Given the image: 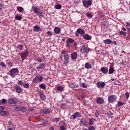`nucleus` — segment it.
Here are the masks:
<instances>
[{
	"label": "nucleus",
	"instance_id": "49530a36",
	"mask_svg": "<svg viewBox=\"0 0 130 130\" xmlns=\"http://www.w3.org/2000/svg\"><path fill=\"white\" fill-rule=\"evenodd\" d=\"M12 108H13V110H14V111H17V105H14L12 106Z\"/></svg>",
	"mask_w": 130,
	"mask_h": 130
},
{
	"label": "nucleus",
	"instance_id": "79ce46f5",
	"mask_svg": "<svg viewBox=\"0 0 130 130\" xmlns=\"http://www.w3.org/2000/svg\"><path fill=\"white\" fill-rule=\"evenodd\" d=\"M23 86L24 88H29V84L28 83H24L23 84Z\"/></svg>",
	"mask_w": 130,
	"mask_h": 130
},
{
	"label": "nucleus",
	"instance_id": "cd10ccee",
	"mask_svg": "<svg viewBox=\"0 0 130 130\" xmlns=\"http://www.w3.org/2000/svg\"><path fill=\"white\" fill-rule=\"evenodd\" d=\"M39 87L41 89H43L44 90H45V89H46V84L44 83L41 84H40Z\"/></svg>",
	"mask_w": 130,
	"mask_h": 130
},
{
	"label": "nucleus",
	"instance_id": "4c0bfd02",
	"mask_svg": "<svg viewBox=\"0 0 130 130\" xmlns=\"http://www.w3.org/2000/svg\"><path fill=\"white\" fill-rule=\"evenodd\" d=\"M124 105V103H123L121 101H119L117 103V105L119 107H120V106H122V105Z\"/></svg>",
	"mask_w": 130,
	"mask_h": 130
},
{
	"label": "nucleus",
	"instance_id": "774afa93",
	"mask_svg": "<svg viewBox=\"0 0 130 130\" xmlns=\"http://www.w3.org/2000/svg\"><path fill=\"white\" fill-rule=\"evenodd\" d=\"M49 130H54V128L53 127H50Z\"/></svg>",
	"mask_w": 130,
	"mask_h": 130
},
{
	"label": "nucleus",
	"instance_id": "7ed1b4c3",
	"mask_svg": "<svg viewBox=\"0 0 130 130\" xmlns=\"http://www.w3.org/2000/svg\"><path fill=\"white\" fill-rule=\"evenodd\" d=\"M32 11H34V12L36 14H37L38 15V16H41V15H42V11H41L40 10L37 8H36V7H33L32 8Z\"/></svg>",
	"mask_w": 130,
	"mask_h": 130
},
{
	"label": "nucleus",
	"instance_id": "f3484780",
	"mask_svg": "<svg viewBox=\"0 0 130 130\" xmlns=\"http://www.w3.org/2000/svg\"><path fill=\"white\" fill-rule=\"evenodd\" d=\"M101 71L103 74H107L108 73V68L107 67H102Z\"/></svg>",
	"mask_w": 130,
	"mask_h": 130
},
{
	"label": "nucleus",
	"instance_id": "a211bd4d",
	"mask_svg": "<svg viewBox=\"0 0 130 130\" xmlns=\"http://www.w3.org/2000/svg\"><path fill=\"white\" fill-rule=\"evenodd\" d=\"M80 125L81 126H84V125L86 126V119H85V118H82L81 119L80 121Z\"/></svg>",
	"mask_w": 130,
	"mask_h": 130
},
{
	"label": "nucleus",
	"instance_id": "58836bf2",
	"mask_svg": "<svg viewBox=\"0 0 130 130\" xmlns=\"http://www.w3.org/2000/svg\"><path fill=\"white\" fill-rule=\"evenodd\" d=\"M22 15H21L20 14L17 15V20L20 21V20H22Z\"/></svg>",
	"mask_w": 130,
	"mask_h": 130
},
{
	"label": "nucleus",
	"instance_id": "dca6fc26",
	"mask_svg": "<svg viewBox=\"0 0 130 130\" xmlns=\"http://www.w3.org/2000/svg\"><path fill=\"white\" fill-rule=\"evenodd\" d=\"M33 30L34 32H40L41 31V28L38 26V25H36L34 27Z\"/></svg>",
	"mask_w": 130,
	"mask_h": 130
},
{
	"label": "nucleus",
	"instance_id": "37998d69",
	"mask_svg": "<svg viewBox=\"0 0 130 130\" xmlns=\"http://www.w3.org/2000/svg\"><path fill=\"white\" fill-rule=\"evenodd\" d=\"M38 79L39 82H42L43 81V76H41L40 77L38 76Z\"/></svg>",
	"mask_w": 130,
	"mask_h": 130
},
{
	"label": "nucleus",
	"instance_id": "f257e3e1",
	"mask_svg": "<svg viewBox=\"0 0 130 130\" xmlns=\"http://www.w3.org/2000/svg\"><path fill=\"white\" fill-rule=\"evenodd\" d=\"M8 75H10L12 78H15L17 76V68H13L8 72Z\"/></svg>",
	"mask_w": 130,
	"mask_h": 130
},
{
	"label": "nucleus",
	"instance_id": "680f3d73",
	"mask_svg": "<svg viewBox=\"0 0 130 130\" xmlns=\"http://www.w3.org/2000/svg\"><path fill=\"white\" fill-rule=\"evenodd\" d=\"M55 121L58 122L59 121V118H55L54 119Z\"/></svg>",
	"mask_w": 130,
	"mask_h": 130
},
{
	"label": "nucleus",
	"instance_id": "72a5a7b5",
	"mask_svg": "<svg viewBox=\"0 0 130 130\" xmlns=\"http://www.w3.org/2000/svg\"><path fill=\"white\" fill-rule=\"evenodd\" d=\"M56 89L58 91H61L63 90V87L62 86L59 85L56 87Z\"/></svg>",
	"mask_w": 130,
	"mask_h": 130
},
{
	"label": "nucleus",
	"instance_id": "0eeeda50",
	"mask_svg": "<svg viewBox=\"0 0 130 130\" xmlns=\"http://www.w3.org/2000/svg\"><path fill=\"white\" fill-rule=\"evenodd\" d=\"M81 51H83L84 53H88L89 51H91V49L89 48V47H85V46H83L82 47Z\"/></svg>",
	"mask_w": 130,
	"mask_h": 130
},
{
	"label": "nucleus",
	"instance_id": "8fccbe9b",
	"mask_svg": "<svg viewBox=\"0 0 130 130\" xmlns=\"http://www.w3.org/2000/svg\"><path fill=\"white\" fill-rule=\"evenodd\" d=\"M4 110H5V107H4L3 106H1L0 107V113H1V112H3Z\"/></svg>",
	"mask_w": 130,
	"mask_h": 130
},
{
	"label": "nucleus",
	"instance_id": "b1692460",
	"mask_svg": "<svg viewBox=\"0 0 130 130\" xmlns=\"http://www.w3.org/2000/svg\"><path fill=\"white\" fill-rule=\"evenodd\" d=\"M0 113L1 115H2V116H6V115H9V114H10L9 112L7 111H3V112H1V113Z\"/></svg>",
	"mask_w": 130,
	"mask_h": 130
},
{
	"label": "nucleus",
	"instance_id": "603ef678",
	"mask_svg": "<svg viewBox=\"0 0 130 130\" xmlns=\"http://www.w3.org/2000/svg\"><path fill=\"white\" fill-rule=\"evenodd\" d=\"M81 86L83 87V88H87V87H88L85 83H82Z\"/></svg>",
	"mask_w": 130,
	"mask_h": 130
},
{
	"label": "nucleus",
	"instance_id": "2f4dec72",
	"mask_svg": "<svg viewBox=\"0 0 130 130\" xmlns=\"http://www.w3.org/2000/svg\"><path fill=\"white\" fill-rule=\"evenodd\" d=\"M39 79H38V76H36V77H35L33 79V82L34 83H35V84H37V83H38L39 82Z\"/></svg>",
	"mask_w": 130,
	"mask_h": 130
},
{
	"label": "nucleus",
	"instance_id": "423d86ee",
	"mask_svg": "<svg viewBox=\"0 0 130 130\" xmlns=\"http://www.w3.org/2000/svg\"><path fill=\"white\" fill-rule=\"evenodd\" d=\"M63 58L64 59V61H63L64 64H68L69 63V59H70V55L69 54H66L63 55Z\"/></svg>",
	"mask_w": 130,
	"mask_h": 130
},
{
	"label": "nucleus",
	"instance_id": "9d476101",
	"mask_svg": "<svg viewBox=\"0 0 130 130\" xmlns=\"http://www.w3.org/2000/svg\"><path fill=\"white\" fill-rule=\"evenodd\" d=\"M71 57L73 60H75L78 58V53L74 52L71 54Z\"/></svg>",
	"mask_w": 130,
	"mask_h": 130
},
{
	"label": "nucleus",
	"instance_id": "de8ad7c7",
	"mask_svg": "<svg viewBox=\"0 0 130 130\" xmlns=\"http://www.w3.org/2000/svg\"><path fill=\"white\" fill-rule=\"evenodd\" d=\"M39 121H40L41 122H42L44 121V119L42 117H39Z\"/></svg>",
	"mask_w": 130,
	"mask_h": 130
},
{
	"label": "nucleus",
	"instance_id": "7c9ffc66",
	"mask_svg": "<svg viewBox=\"0 0 130 130\" xmlns=\"http://www.w3.org/2000/svg\"><path fill=\"white\" fill-rule=\"evenodd\" d=\"M7 63L8 64L9 67H13L14 64L13 63V62H11V61H10V59H8L6 60Z\"/></svg>",
	"mask_w": 130,
	"mask_h": 130
},
{
	"label": "nucleus",
	"instance_id": "338daca9",
	"mask_svg": "<svg viewBox=\"0 0 130 130\" xmlns=\"http://www.w3.org/2000/svg\"><path fill=\"white\" fill-rule=\"evenodd\" d=\"M122 30H123V31H126V28H125V27H122Z\"/></svg>",
	"mask_w": 130,
	"mask_h": 130
},
{
	"label": "nucleus",
	"instance_id": "aec40b11",
	"mask_svg": "<svg viewBox=\"0 0 130 130\" xmlns=\"http://www.w3.org/2000/svg\"><path fill=\"white\" fill-rule=\"evenodd\" d=\"M44 67H45V63H41L37 68L38 70H42V69H44Z\"/></svg>",
	"mask_w": 130,
	"mask_h": 130
},
{
	"label": "nucleus",
	"instance_id": "052dcab7",
	"mask_svg": "<svg viewBox=\"0 0 130 130\" xmlns=\"http://www.w3.org/2000/svg\"><path fill=\"white\" fill-rule=\"evenodd\" d=\"M66 103H62L61 104V107H66Z\"/></svg>",
	"mask_w": 130,
	"mask_h": 130
},
{
	"label": "nucleus",
	"instance_id": "a18cd8bd",
	"mask_svg": "<svg viewBox=\"0 0 130 130\" xmlns=\"http://www.w3.org/2000/svg\"><path fill=\"white\" fill-rule=\"evenodd\" d=\"M18 48H19V50H22L23 49V45L21 44L18 45Z\"/></svg>",
	"mask_w": 130,
	"mask_h": 130
},
{
	"label": "nucleus",
	"instance_id": "412c9836",
	"mask_svg": "<svg viewBox=\"0 0 130 130\" xmlns=\"http://www.w3.org/2000/svg\"><path fill=\"white\" fill-rule=\"evenodd\" d=\"M54 31L56 34H59L60 33V28L59 27H55Z\"/></svg>",
	"mask_w": 130,
	"mask_h": 130
},
{
	"label": "nucleus",
	"instance_id": "4468645a",
	"mask_svg": "<svg viewBox=\"0 0 130 130\" xmlns=\"http://www.w3.org/2000/svg\"><path fill=\"white\" fill-rule=\"evenodd\" d=\"M8 103H9V104H16L17 102L15 100V98H12L8 100Z\"/></svg>",
	"mask_w": 130,
	"mask_h": 130
},
{
	"label": "nucleus",
	"instance_id": "a878e982",
	"mask_svg": "<svg viewBox=\"0 0 130 130\" xmlns=\"http://www.w3.org/2000/svg\"><path fill=\"white\" fill-rule=\"evenodd\" d=\"M70 87L71 88H77V87H78V84H77V83L76 82H73L72 84L70 85Z\"/></svg>",
	"mask_w": 130,
	"mask_h": 130
},
{
	"label": "nucleus",
	"instance_id": "bb28decb",
	"mask_svg": "<svg viewBox=\"0 0 130 130\" xmlns=\"http://www.w3.org/2000/svg\"><path fill=\"white\" fill-rule=\"evenodd\" d=\"M85 68L88 69H91V68H92V65L88 62H86L85 64Z\"/></svg>",
	"mask_w": 130,
	"mask_h": 130
},
{
	"label": "nucleus",
	"instance_id": "1a4fd4ad",
	"mask_svg": "<svg viewBox=\"0 0 130 130\" xmlns=\"http://www.w3.org/2000/svg\"><path fill=\"white\" fill-rule=\"evenodd\" d=\"M41 112L44 114H49L51 112V110L47 108L43 109Z\"/></svg>",
	"mask_w": 130,
	"mask_h": 130
},
{
	"label": "nucleus",
	"instance_id": "5fc2aeb1",
	"mask_svg": "<svg viewBox=\"0 0 130 130\" xmlns=\"http://www.w3.org/2000/svg\"><path fill=\"white\" fill-rule=\"evenodd\" d=\"M47 33L49 36H52V32L48 31Z\"/></svg>",
	"mask_w": 130,
	"mask_h": 130
},
{
	"label": "nucleus",
	"instance_id": "f03ea898",
	"mask_svg": "<svg viewBox=\"0 0 130 130\" xmlns=\"http://www.w3.org/2000/svg\"><path fill=\"white\" fill-rule=\"evenodd\" d=\"M83 5L85 8H89L92 6V0H88L87 1H83Z\"/></svg>",
	"mask_w": 130,
	"mask_h": 130
},
{
	"label": "nucleus",
	"instance_id": "ea45409f",
	"mask_svg": "<svg viewBox=\"0 0 130 130\" xmlns=\"http://www.w3.org/2000/svg\"><path fill=\"white\" fill-rule=\"evenodd\" d=\"M20 110H21V111H22V112H26V111H27V109L24 107L21 108L20 109Z\"/></svg>",
	"mask_w": 130,
	"mask_h": 130
},
{
	"label": "nucleus",
	"instance_id": "393cba45",
	"mask_svg": "<svg viewBox=\"0 0 130 130\" xmlns=\"http://www.w3.org/2000/svg\"><path fill=\"white\" fill-rule=\"evenodd\" d=\"M75 42V40L72 38H69L66 41V43H74Z\"/></svg>",
	"mask_w": 130,
	"mask_h": 130
},
{
	"label": "nucleus",
	"instance_id": "ddd939ff",
	"mask_svg": "<svg viewBox=\"0 0 130 130\" xmlns=\"http://www.w3.org/2000/svg\"><path fill=\"white\" fill-rule=\"evenodd\" d=\"M77 32H78L79 34H81L82 36L85 35V30L81 28L77 29Z\"/></svg>",
	"mask_w": 130,
	"mask_h": 130
},
{
	"label": "nucleus",
	"instance_id": "9b49d317",
	"mask_svg": "<svg viewBox=\"0 0 130 130\" xmlns=\"http://www.w3.org/2000/svg\"><path fill=\"white\" fill-rule=\"evenodd\" d=\"M96 103L98 104H103L104 103V100L102 98L99 97L96 99Z\"/></svg>",
	"mask_w": 130,
	"mask_h": 130
},
{
	"label": "nucleus",
	"instance_id": "864d4df0",
	"mask_svg": "<svg viewBox=\"0 0 130 130\" xmlns=\"http://www.w3.org/2000/svg\"><path fill=\"white\" fill-rule=\"evenodd\" d=\"M86 16L88 17V18H92V17H93V15L90 13L86 14Z\"/></svg>",
	"mask_w": 130,
	"mask_h": 130
},
{
	"label": "nucleus",
	"instance_id": "c756f323",
	"mask_svg": "<svg viewBox=\"0 0 130 130\" xmlns=\"http://www.w3.org/2000/svg\"><path fill=\"white\" fill-rule=\"evenodd\" d=\"M23 92V89L21 88V87L17 86V93H22Z\"/></svg>",
	"mask_w": 130,
	"mask_h": 130
},
{
	"label": "nucleus",
	"instance_id": "6e6d98bb",
	"mask_svg": "<svg viewBox=\"0 0 130 130\" xmlns=\"http://www.w3.org/2000/svg\"><path fill=\"white\" fill-rule=\"evenodd\" d=\"M66 128L63 126H60V130H65Z\"/></svg>",
	"mask_w": 130,
	"mask_h": 130
},
{
	"label": "nucleus",
	"instance_id": "09e8293b",
	"mask_svg": "<svg viewBox=\"0 0 130 130\" xmlns=\"http://www.w3.org/2000/svg\"><path fill=\"white\" fill-rule=\"evenodd\" d=\"M125 97H126V98L127 99H128V98H129V93H128V92H126L125 93Z\"/></svg>",
	"mask_w": 130,
	"mask_h": 130
},
{
	"label": "nucleus",
	"instance_id": "f704fd0d",
	"mask_svg": "<svg viewBox=\"0 0 130 130\" xmlns=\"http://www.w3.org/2000/svg\"><path fill=\"white\" fill-rule=\"evenodd\" d=\"M55 9L56 10H60L61 9V5L60 4H57L55 6Z\"/></svg>",
	"mask_w": 130,
	"mask_h": 130
},
{
	"label": "nucleus",
	"instance_id": "4d7b16f0",
	"mask_svg": "<svg viewBox=\"0 0 130 130\" xmlns=\"http://www.w3.org/2000/svg\"><path fill=\"white\" fill-rule=\"evenodd\" d=\"M95 115L96 117H98V116H99L100 115V113H99V112L98 111H96L95 113Z\"/></svg>",
	"mask_w": 130,
	"mask_h": 130
},
{
	"label": "nucleus",
	"instance_id": "13d9d810",
	"mask_svg": "<svg viewBox=\"0 0 130 130\" xmlns=\"http://www.w3.org/2000/svg\"><path fill=\"white\" fill-rule=\"evenodd\" d=\"M17 84L19 85H23V81H18Z\"/></svg>",
	"mask_w": 130,
	"mask_h": 130
},
{
	"label": "nucleus",
	"instance_id": "39448f33",
	"mask_svg": "<svg viewBox=\"0 0 130 130\" xmlns=\"http://www.w3.org/2000/svg\"><path fill=\"white\" fill-rule=\"evenodd\" d=\"M115 100H116V96L114 95H110L108 98V101L109 103H112Z\"/></svg>",
	"mask_w": 130,
	"mask_h": 130
},
{
	"label": "nucleus",
	"instance_id": "6e6552de",
	"mask_svg": "<svg viewBox=\"0 0 130 130\" xmlns=\"http://www.w3.org/2000/svg\"><path fill=\"white\" fill-rule=\"evenodd\" d=\"M28 55L29 52L28 51H26L21 54V59H22V60H25V58H26V57H28Z\"/></svg>",
	"mask_w": 130,
	"mask_h": 130
},
{
	"label": "nucleus",
	"instance_id": "bf43d9fd",
	"mask_svg": "<svg viewBox=\"0 0 130 130\" xmlns=\"http://www.w3.org/2000/svg\"><path fill=\"white\" fill-rule=\"evenodd\" d=\"M3 8H4V4L0 3V10H2Z\"/></svg>",
	"mask_w": 130,
	"mask_h": 130
},
{
	"label": "nucleus",
	"instance_id": "4be33fe9",
	"mask_svg": "<svg viewBox=\"0 0 130 130\" xmlns=\"http://www.w3.org/2000/svg\"><path fill=\"white\" fill-rule=\"evenodd\" d=\"M94 121H95V119L92 118H89L88 125L90 126L92 125L93 123H94Z\"/></svg>",
	"mask_w": 130,
	"mask_h": 130
},
{
	"label": "nucleus",
	"instance_id": "20e7f679",
	"mask_svg": "<svg viewBox=\"0 0 130 130\" xmlns=\"http://www.w3.org/2000/svg\"><path fill=\"white\" fill-rule=\"evenodd\" d=\"M78 117H81V114L78 112H76L74 113L73 115L70 117V119H76Z\"/></svg>",
	"mask_w": 130,
	"mask_h": 130
},
{
	"label": "nucleus",
	"instance_id": "5701e85b",
	"mask_svg": "<svg viewBox=\"0 0 130 130\" xmlns=\"http://www.w3.org/2000/svg\"><path fill=\"white\" fill-rule=\"evenodd\" d=\"M104 43L105 44H110L111 43H112V41L110 39H106L105 40L103 41Z\"/></svg>",
	"mask_w": 130,
	"mask_h": 130
},
{
	"label": "nucleus",
	"instance_id": "c9c22d12",
	"mask_svg": "<svg viewBox=\"0 0 130 130\" xmlns=\"http://www.w3.org/2000/svg\"><path fill=\"white\" fill-rule=\"evenodd\" d=\"M119 34L120 35H123V36H124V37L126 36V35H127L126 32H124V31H123L122 30H121L119 32Z\"/></svg>",
	"mask_w": 130,
	"mask_h": 130
},
{
	"label": "nucleus",
	"instance_id": "6ab92c4d",
	"mask_svg": "<svg viewBox=\"0 0 130 130\" xmlns=\"http://www.w3.org/2000/svg\"><path fill=\"white\" fill-rule=\"evenodd\" d=\"M40 99L43 101H44V100H46V96H45V94L42 92L40 93Z\"/></svg>",
	"mask_w": 130,
	"mask_h": 130
},
{
	"label": "nucleus",
	"instance_id": "c03bdc74",
	"mask_svg": "<svg viewBox=\"0 0 130 130\" xmlns=\"http://www.w3.org/2000/svg\"><path fill=\"white\" fill-rule=\"evenodd\" d=\"M88 130H95V128L93 126H89L88 127Z\"/></svg>",
	"mask_w": 130,
	"mask_h": 130
},
{
	"label": "nucleus",
	"instance_id": "0e129e2a",
	"mask_svg": "<svg viewBox=\"0 0 130 130\" xmlns=\"http://www.w3.org/2000/svg\"><path fill=\"white\" fill-rule=\"evenodd\" d=\"M126 26H127L128 27L130 26V23L129 22H126Z\"/></svg>",
	"mask_w": 130,
	"mask_h": 130
},
{
	"label": "nucleus",
	"instance_id": "c85d7f7f",
	"mask_svg": "<svg viewBox=\"0 0 130 130\" xmlns=\"http://www.w3.org/2000/svg\"><path fill=\"white\" fill-rule=\"evenodd\" d=\"M17 11L19 12V13H23L24 12V8H23V7H17Z\"/></svg>",
	"mask_w": 130,
	"mask_h": 130
},
{
	"label": "nucleus",
	"instance_id": "a19ab883",
	"mask_svg": "<svg viewBox=\"0 0 130 130\" xmlns=\"http://www.w3.org/2000/svg\"><path fill=\"white\" fill-rule=\"evenodd\" d=\"M37 61H38L40 63H41V62H42V59H41V58L40 57H38L37 58Z\"/></svg>",
	"mask_w": 130,
	"mask_h": 130
},
{
	"label": "nucleus",
	"instance_id": "e2e57ef3",
	"mask_svg": "<svg viewBox=\"0 0 130 130\" xmlns=\"http://www.w3.org/2000/svg\"><path fill=\"white\" fill-rule=\"evenodd\" d=\"M8 124H9V125L11 126V125H12V124H13V123L12 122V121H9Z\"/></svg>",
	"mask_w": 130,
	"mask_h": 130
},
{
	"label": "nucleus",
	"instance_id": "3c124183",
	"mask_svg": "<svg viewBox=\"0 0 130 130\" xmlns=\"http://www.w3.org/2000/svg\"><path fill=\"white\" fill-rule=\"evenodd\" d=\"M2 102L3 104H6L7 102V100L6 99H3L2 100Z\"/></svg>",
	"mask_w": 130,
	"mask_h": 130
},
{
	"label": "nucleus",
	"instance_id": "e433bc0d",
	"mask_svg": "<svg viewBox=\"0 0 130 130\" xmlns=\"http://www.w3.org/2000/svg\"><path fill=\"white\" fill-rule=\"evenodd\" d=\"M0 66H1V67H2V68H4L5 69H6V68H7V66H6V64H5L4 62H3V61H2V62L0 63Z\"/></svg>",
	"mask_w": 130,
	"mask_h": 130
},
{
	"label": "nucleus",
	"instance_id": "2eb2a0df",
	"mask_svg": "<svg viewBox=\"0 0 130 130\" xmlns=\"http://www.w3.org/2000/svg\"><path fill=\"white\" fill-rule=\"evenodd\" d=\"M106 84H105V83L104 82H98L97 83V86L98 88H104V87L105 86V85Z\"/></svg>",
	"mask_w": 130,
	"mask_h": 130
},
{
	"label": "nucleus",
	"instance_id": "f8f14e48",
	"mask_svg": "<svg viewBox=\"0 0 130 130\" xmlns=\"http://www.w3.org/2000/svg\"><path fill=\"white\" fill-rule=\"evenodd\" d=\"M82 37L83 39H85V40H91V39H92V37L87 34L83 35Z\"/></svg>",
	"mask_w": 130,
	"mask_h": 130
},
{
	"label": "nucleus",
	"instance_id": "473e14b6",
	"mask_svg": "<svg viewBox=\"0 0 130 130\" xmlns=\"http://www.w3.org/2000/svg\"><path fill=\"white\" fill-rule=\"evenodd\" d=\"M114 73V68L113 67H110V69L109 70V74H113Z\"/></svg>",
	"mask_w": 130,
	"mask_h": 130
},
{
	"label": "nucleus",
	"instance_id": "69168bd1",
	"mask_svg": "<svg viewBox=\"0 0 130 130\" xmlns=\"http://www.w3.org/2000/svg\"><path fill=\"white\" fill-rule=\"evenodd\" d=\"M62 125L61 126H66V122H62Z\"/></svg>",
	"mask_w": 130,
	"mask_h": 130
}]
</instances>
